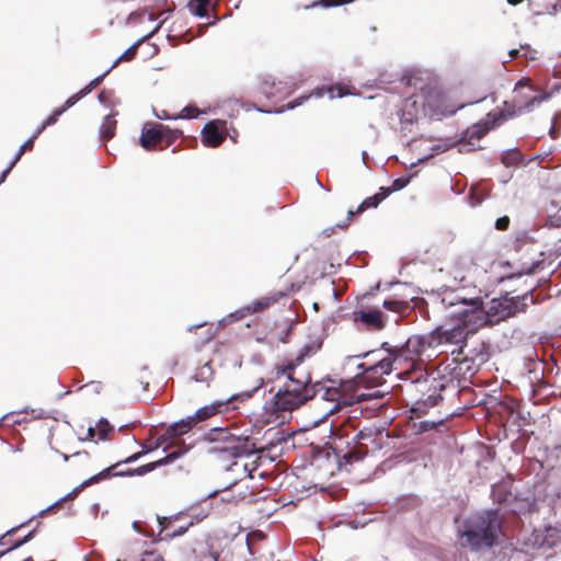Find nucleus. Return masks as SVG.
I'll use <instances>...</instances> for the list:
<instances>
[{"mask_svg": "<svg viewBox=\"0 0 561 561\" xmlns=\"http://www.w3.org/2000/svg\"><path fill=\"white\" fill-rule=\"evenodd\" d=\"M294 293V285H287L282 289L270 293L268 295L261 297L253 301L251 305H248L244 310L248 314L256 313L264 311L272 306L276 305L282 298L288 297Z\"/></svg>", "mask_w": 561, "mask_h": 561, "instance_id": "nucleus-14", "label": "nucleus"}, {"mask_svg": "<svg viewBox=\"0 0 561 561\" xmlns=\"http://www.w3.org/2000/svg\"><path fill=\"white\" fill-rule=\"evenodd\" d=\"M405 345L422 364V355L431 346V342L426 336L415 334L405 341Z\"/></svg>", "mask_w": 561, "mask_h": 561, "instance_id": "nucleus-21", "label": "nucleus"}, {"mask_svg": "<svg viewBox=\"0 0 561 561\" xmlns=\"http://www.w3.org/2000/svg\"><path fill=\"white\" fill-rule=\"evenodd\" d=\"M321 347L322 340L320 336L310 337L294 358H285L280 363L275 364V377L279 378L280 376H286L287 378H291L293 375L297 374L296 368L300 366L306 358L314 356Z\"/></svg>", "mask_w": 561, "mask_h": 561, "instance_id": "nucleus-8", "label": "nucleus"}, {"mask_svg": "<svg viewBox=\"0 0 561 561\" xmlns=\"http://www.w3.org/2000/svg\"><path fill=\"white\" fill-rule=\"evenodd\" d=\"M23 561H33V559L32 558H26Z\"/></svg>", "mask_w": 561, "mask_h": 561, "instance_id": "nucleus-58", "label": "nucleus"}, {"mask_svg": "<svg viewBox=\"0 0 561 561\" xmlns=\"http://www.w3.org/2000/svg\"><path fill=\"white\" fill-rule=\"evenodd\" d=\"M378 434V431L377 430H374V428H363L360 430L356 435H355V438L357 439L358 442V446L352 448L350 451H347L344 456H343V461L345 463H353L355 461H359L362 459H364V457L367 455L368 453V449L365 445H363L360 443V440H365V439H368V438H373L375 436H377Z\"/></svg>", "mask_w": 561, "mask_h": 561, "instance_id": "nucleus-16", "label": "nucleus"}, {"mask_svg": "<svg viewBox=\"0 0 561 561\" xmlns=\"http://www.w3.org/2000/svg\"><path fill=\"white\" fill-rule=\"evenodd\" d=\"M110 96H111V93H110V92H107V91H105V90H103V91H101V92L99 93V100H100V102H102V103L107 102V101H108V99H110Z\"/></svg>", "mask_w": 561, "mask_h": 561, "instance_id": "nucleus-49", "label": "nucleus"}, {"mask_svg": "<svg viewBox=\"0 0 561 561\" xmlns=\"http://www.w3.org/2000/svg\"><path fill=\"white\" fill-rule=\"evenodd\" d=\"M520 49L523 50V56L526 59H530V60L537 59L538 51L536 49H533L530 47V45H528V44L520 45Z\"/></svg>", "mask_w": 561, "mask_h": 561, "instance_id": "nucleus-42", "label": "nucleus"}, {"mask_svg": "<svg viewBox=\"0 0 561 561\" xmlns=\"http://www.w3.org/2000/svg\"><path fill=\"white\" fill-rule=\"evenodd\" d=\"M162 144L164 146L161 148H167L171 146L176 139H179L182 136V131L179 129H171L169 126L165 125V129L162 131Z\"/></svg>", "mask_w": 561, "mask_h": 561, "instance_id": "nucleus-32", "label": "nucleus"}, {"mask_svg": "<svg viewBox=\"0 0 561 561\" xmlns=\"http://www.w3.org/2000/svg\"><path fill=\"white\" fill-rule=\"evenodd\" d=\"M463 359H465V360L469 359V354H465Z\"/></svg>", "mask_w": 561, "mask_h": 561, "instance_id": "nucleus-57", "label": "nucleus"}, {"mask_svg": "<svg viewBox=\"0 0 561 561\" xmlns=\"http://www.w3.org/2000/svg\"><path fill=\"white\" fill-rule=\"evenodd\" d=\"M216 435L211 442H220L222 445L213 446L210 451H218L232 458L251 455L255 451V444L248 437L234 436L227 430H218Z\"/></svg>", "mask_w": 561, "mask_h": 561, "instance_id": "nucleus-7", "label": "nucleus"}, {"mask_svg": "<svg viewBox=\"0 0 561 561\" xmlns=\"http://www.w3.org/2000/svg\"><path fill=\"white\" fill-rule=\"evenodd\" d=\"M549 134L552 138H557V131H556V128L554 127H551L550 130H549Z\"/></svg>", "mask_w": 561, "mask_h": 561, "instance_id": "nucleus-54", "label": "nucleus"}, {"mask_svg": "<svg viewBox=\"0 0 561 561\" xmlns=\"http://www.w3.org/2000/svg\"><path fill=\"white\" fill-rule=\"evenodd\" d=\"M4 553H5V551L0 552V557L3 556Z\"/></svg>", "mask_w": 561, "mask_h": 561, "instance_id": "nucleus-61", "label": "nucleus"}, {"mask_svg": "<svg viewBox=\"0 0 561 561\" xmlns=\"http://www.w3.org/2000/svg\"><path fill=\"white\" fill-rule=\"evenodd\" d=\"M199 114V110L195 106H185L179 117L182 118H195Z\"/></svg>", "mask_w": 561, "mask_h": 561, "instance_id": "nucleus-40", "label": "nucleus"}, {"mask_svg": "<svg viewBox=\"0 0 561 561\" xmlns=\"http://www.w3.org/2000/svg\"><path fill=\"white\" fill-rule=\"evenodd\" d=\"M159 118H165V119H169L170 117L164 115V116H158Z\"/></svg>", "mask_w": 561, "mask_h": 561, "instance_id": "nucleus-56", "label": "nucleus"}, {"mask_svg": "<svg viewBox=\"0 0 561 561\" xmlns=\"http://www.w3.org/2000/svg\"><path fill=\"white\" fill-rule=\"evenodd\" d=\"M33 534H34V530L30 531L23 539L16 541L11 548H9L7 551H10L14 548H18L22 545H24L25 542H27L32 537H33Z\"/></svg>", "mask_w": 561, "mask_h": 561, "instance_id": "nucleus-48", "label": "nucleus"}, {"mask_svg": "<svg viewBox=\"0 0 561 561\" xmlns=\"http://www.w3.org/2000/svg\"><path fill=\"white\" fill-rule=\"evenodd\" d=\"M508 226H510V218H508V216L500 217L495 221V228L497 230L504 231V230H506L508 228Z\"/></svg>", "mask_w": 561, "mask_h": 561, "instance_id": "nucleus-45", "label": "nucleus"}, {"mask_svg": "<svg viewBox=\"0 0 561 561\" xmlns=\"http://www.w3.org/2000/svg\"><path fill=\"white\" fill-rule=\"evenodd\" d=\"M357 368L360 370V373L357 374L358 380H360L363 385L370 387L382 385L383 376L396 370L387 354L373 363H360L357 365Z\"/></svg>", "mask_w": 561, "mask_h": 561, "instance_id": "nucleus-9", "label": "nucleus"}, {"mask_svg": "<svg viewBox=\"0 0 561 561\" xmlns=\"http://www.w3.org/2000/svg\"><path fill=\"white\" fill-rule=\"evenodd\" d=\"M381 351H370L363 355L364 358H366L365 363H373L374 360H377L378 358H382L385 355H381Z\"/></svg>", "mask_w": 561, "mask_h": 561, "instance_id": "nucleus-43", "label": "nucleus"}, {"mask_svg": "<svg viewBox=\"0 0 561 561\" xmlns=\"http://www.w3.org/2000/svg\"><path fill=\"white\" fill-rule=\"evenodd\" d=\"M537 96H531L528 101L522 102L516 96L512 101H504L502 108H495L494 111L486 114L491 122V127H500L505 122L517 117L525 111H530Z\"/></svg>", "mask_w": 561, "mask_h": 561, "instance_id": "nucleus-11", "label": "nucleus"}, {"mask_svg": "<svg viewBox=\"0 0 561 561\" xmlns=\"http://www.w3.org/2000/svg\"><path fill=\"white\" fill-rule=\"evenodd\" d=\"M288 380L285 388L274 396L273 407L276 411H293L313 397L311 377L308 373L295 374Z\"/></svg>", "mask_w": 561, "mask_h": 561, "instance_id": "nucleus-4", "label": "nucleus"}, {"mask_svg": "<svg viewBox=\"0 0 561 561\" xmlns=\"http://www.w3.org/2000/svg\"><path fill=\"white\" fill-rule=\"evenodd\" d=\"M543 264L542 261H538V262H533L531 264L527 265V266H523V268L519 271V275H523V274H535L537 272L538 268L541 267V265Z\"/></svg>", "mask_w": 561, "mask_h": 561, "instance_id": "nucleus-41", "label": "nucleus"}, {"mask_svg": "<svg viewBox=\"0 0 561 561\" xmlns=\"http://www.w3.org/2000/svg\"><path fill=\"white\" fill-rule=\"evenodd\" d=\"M492 129H494V127H491V122L488 116H485L483 121L466 129L460 139V146H470L472 149H480L481 147L478 145L479 141Z\"/></svg>", "mask_w": 561, "mask_h": 561, "instance_id": "nucleus-15", "label": "nucleus"}, {"mask_svg": "<svg viewBox=\"0 0 561 561\" xmlns=\"http://www.w3.org/2000/svg\"><path fill=\"white\" fill-rule=\"evenodd\" d=\"M383 307L387 310L403 314L410 309V301L408 299L390 298L383 300Z\"/></svg>", "mask_w": 561, "mask_h": 561, "instance_id": "nucleus-28", "label": "nucleus"}, {"mask_svg": "<svg viewBox=\"0 0 561 561\" xmlns=\"http://www.w3.org/2000/svg\"><path fill=\"white\" fill-rule=\"evenodd\" d=\"M230 400L231 399L213 402L211 404L198 409L194 415L170 425L165 432L157 438L156 447L165 446L167 449L173 445L172 440L174 438L190 432L198 422L206 421L218 413L228 411Z\"/></svg>", "mask_w": 561, "mask_h": 561, "instance_id": "nucleus-5", "label": "nucleus"}, {"mask_svg": "<svg viewBox=\"0 0 561 561\" xmlns=\"http://www.w3.org/2000/svg\"><path fill=\"white\" fill-rule=\"evenodd\" d=\"M156 448H157L156 445L153 447L144 446L142 450L135 453V454L126 457L125 459L117 461L115 465H112L108 468L102 470L98 474L92 476L90 479L85 480L81 484V486L90 485L94 482H99L100 480L108 478V477L144 476L148 472L153 471L154 469H157L161 466H165V465L173 462L174 460L180 458L182 455H184L188 449L187 447H178L175 450L169 453L165 457H163L157 461L149 462L147 465L140 466L135 469H127L124 471H115L116 467H118L119 465L134 462V461L138 460L141 456L148 454L149 451H151Z\"/></svg>", "mask_w": 561, "mask_h": 561, "instance_id": "nucleus-3", "label": "nucleus"}, {"mask_svg": "<svg viewBox=\"0 0 561 561\" xmlns=\"http://www.w3.org/2000/svg\"><path fill=\"white\" fill-rule=\"evenodd\" d=\"M536 302L533 290L525 293L522 296L508 297L507 295L492 299L486 312L483 311L485 321L488 317H497V320H503L513 317L519 312H525L529 305Z\"/></svg>", "mask_w": 561, "mask_h": 561, "instance_id": "nucleus-6", "label": "nucleus"}, {"mask_svg": "<svg viewBox=\"0 0 561 561\" xmlns=\"http://www.w3.org/2000/svg\"><path fill=\"white\" fill-rule=\"evenodd\" d=\"M476 270V264L472 256L462 255L459 256L454 266V277L465 280Z\"/></svg>", "mask_w": 561, "mask_h": 561, "instance_id": "nucleus-22", "label": "nucleus"}, {"mask_svg": "<svg viewBox=\"0 0 561 561\" xmlns=\"http://www.w3.org/2000/svg\"><path fill=\"white\" fill-rule=\"evenodd\" d=\"M520 51H523L520 48L519 49H512V50H510L511 59H516V58L523 56V53H520Z\"/></svg>", "mask_w": 561, "mask_h": 561, "instance_id": "nucleus-51", "label": "nucleus"}, {"mask_svg": "<svg viewBox=\"0 0 561 561\" xmlns=\"http://www.w3.org/2000/svg\"><path fill=\"white\" fill-rule=\"evenodd\" d=\"M217 559H218V556L215 554L214 556V561H217Z\"/></svg>", "mask_w": 561, "mask_h": 561, "instance_id": "nucleus-60", "label": "nucleus"}, {"mask_svg": "<svg viewBox=\"0 0 561 561\" xmlns=\"http://www.w3.org/2000/svg\"><path fill=\"white\" fill-rule=\"evenodd\" d=\"M209 0H191V8L195 15L205 18L208 14Z\"/></svg>", "mask_w": 561, "mask_h": 561, "instance_id": "nucleus-33", "label": "nucleus"}, {"mask_svg": "<svg viewBox=\"0 0 561 561\" xmlns=\"http://www.w3.org/2000/svg\"><path fill=\"white\" fill-rule=\"evenodd\" d=\"M501 526L502 519L497 511H485L468 522L467 529L461 534L465 539L463 545L472 550L490 548L495 543Z\"/></svg>", "mask_w": 561, "mask_h": 561, "instance_id": "nucleus-2", "label": "nucleus"}, {"mask_svg": "<svg viewBox=\"0 0 561 561\" xmlns=\"http://www.w3.org/2000/svg\"><path fill=\"white\" fill-rule=\"evenodd\" d=\"M519 160H520V152L518 150H513V151L506 152L502 157V162L506 167L514 165V164L518 163Z\"/></svg>", "mask_w": 561, "mask_h": 561, "instance_id": "nucleus-36", "label": "nucleus"}, {"mask_svg": "<svg viewBox=\"0 0 561 561\" xmlns=\"http://www.w3.org/2000/svg\"><path fill=\"white\" fill-rule=\"evenodd\" d=\"M443 302H447L449 306L460 305L463 308L454 313V316L459 317L458 323L453 327L442 325L435 329L432 339L437 344L459 345L458 350L451 351V354L460 356L465 354L468 336L486 324L483 314V300L479 296L467 299L459 294H455L450 298L444 297Z\"/></svg>", "mask_w": 561, "mask_h": 561, "instance_id": "nucleus-1", "label": "nucleus"}, {"mask_svg": "<svg viewBox=\"0 0 561 561\" xmlns=\"http://www.w3.org/2000/svg\"><path fill=\"white\" fill-rule=\"evenodd\" d=\"M331 98H343L351 94L350 87L344 84H335L329 89Z\"/></svg>", "mask_w": 561, "mask_h": 561, "instance_id": "nucleus-35", "label": "nucleus"}, {"mask_svg": "<svg viewBox=\"0 0 561 561\" xmlns=\"http://www.w3.org/2000/svg\"><path fill=\"white\" fill-rule=\"evenodd\" d=\"M470 359H471L472 362L478 360V362H479V364H482V363H484V362L488 359V353H486V352H484V351H480V352H478L477 354L471 355V356H470Z\"/></svg>", "mask_w": 561, "mask_h": 561, "instance_id": "nucleus-47", "label": "nucleus"}, {"mask_svg": "<svg viewBox=\"0 0 561 561\" xmlns=\"http://www.w3.org/2000/svg\"><path fill=\"white\" fill-rule=\"evenodd\" d=\"M353 1L354 0H320L319 2L314 3L313 5L320 4L324 8H331V7H339V5L347 4Z\"/></svg>", "mask_w": 561, "mask_h": 561, "instance_id": "nucleus-38", "label": "nucleus"}, {"mask_svg": "<svg viewBox=\"0 0 561 561\" xmlns=\"http://www.w3.org/2000/svg\"><path fill=\"white\" fill-rule=\"evenodd\" d=\"M355 321H360L368 329L375 331H381L386 327V322L382 319V312L378 309L374 310H360L354 312Z\"/></svg>", "mask_w": 561, "mask_h": 561, "instance_id": "nucleus-18", "label": "nucleus"}, {"mask_svg": "<svg viewBox=\"0 0 561 561\" xmlns=\"http://www.w3.org/2000/svg\"><path fill=\"white\" fill-rule=\"evenodd\" d=\"M116 126H117V122L114 118V115L105 116L100 126L101 138L104 141H107L111 138H113L115 135V131H116Z\"/></svg>", "mask_w": 561, "mask_h": 561, "instance_id": "nucleus-27", "label": "nucleus"}, {"mask_svg": "<svg viewBox=\"0 0 561 561\" xmlns=\"http://www.w3.org/2000/svg\"><path fill=\"white\" fill-rule=\"evenodd\" d=\"M357 368L360 370V373L357 374L358 380H360L363 385L370 387L382 385L383 376L396 370L387 354L373 363H360L357 365Z\"/></svg>", "mask_w": 561, "mask_h": 561, "instance_id": "nucleus-10", "label": "nucleus"}, {"mask_svg": "<svg viewBox=\"0 0 561 561\" xmlns=\"http://www.w3.org/2000/svg\"><path fill=\"white\" fill-rule=\"evenodd\" d=\"M226 138L225 133L220 130L216 122H209L203 129L202 141L205 146L219 147Z\"/></svg>", "mask_w": 561, "mask_h": 561, "instance_id": "nucleus-19", "label": "nucleus"}, {"mask_svg": "<svg viewBox=\"0 0 561 561\" xmlns=\"http://www.w3.org/2000/svg\"><path fill=\"white\" fill-rule=\"evenodd\" d=\"M164 129L165 125L160 123L146 124L142 127L140 135L141 147L150 151L153 150L158 145H162V131Z\"/></svg>", "mask_w": 561, "mask_h": 561, "instance_id": "nucleus-17", "label": "nucleus"}, {"mask_svg": "<svg viewBox=\"0 0 561 561\" xmlns=\"http://www.w3.org/2000/svg\"><path fill=\"white\" fill-rule=\"evenodd\" d=\"M111 70L112 69L110 68L101 76L94 78L92 81H90V83L88 85H85L83 89H81L78 93L73 94L71 98L73 100H76V103L78 101H80L82 98H84L87 94L92 92L96 87H99Z\"/></svg>", "mask_w": 561, "mask_h": 561, "instance_id": "nucleus-30", "label": "nucleus"}, {"mask_svg": "<svg viewBox=\"0 0 561 561\" xmlns=\"http://www.w3.org/2000/svg\"><path fill=\"white\" fill-rule=\"evenodd\" d=\"M159 523L162 526V530H167L165 539H173L175 537L184 535L187 531L188 527L193 525V523L191 522L185 526H179L169 531V528L171 527V520H168L165 517H163L159 518Z\"/></svg>", "mask_w": 561, "mask_h": 561, "instance_id": "nucleus-29", "label": "nucleus"}, {"mask_svg": "<svg viewBox=\"0 0 561 561\" xmlns=\"http://www.w3.org/2000/svg\"><path fill=\"white\" fill-rule=\"evenodd\" d=\"M76 104V100L71 96L64 103L62 106L56 108L37 128V134H42L47 127L55 125L58 122L60 115H62L68 108Z\"/></svg>", "mask_w": 561, "mask_h": 561, "instance_id": "nucleus-24", "label": "nucleus"}, {"mask_svg": "<svg viewBox=\"0 0 561 561\" xmlns=\"http://www.w3.org/2000/svg\"><path fill=\"white\" fill-rule=\"evenodd\" d=\"M77 494V490H73L71 493L67 494L64 499L55 502L54 504H51L50 506H48L47 508L45 510H42L39 512V516L41 517H44L46 516L47 514H53V513H56L64 504V502L67 500V499H71L73 495Z\"/></svg>", "mask_w": 561, "mask_h": 561, "instance_id": "nucleus-34", "label": "nucleus"}, {"mask_svg": "<svg viewBox=\"0 0 561 561\" xmlns=\"http://www.w3.org/2000/svg\"><path fill=\"white\" fill-rule=\"evenodd\" d=\"M425 105H427V106H432L428 100L426 101V104H425Z\"/></svg>", "mask_w": 561, "mask_h": 561, "instance_id": "nucleus-59", "label": "nucleus"}, {"mask_svg": "<svg viewBox=\"0 0 561 561\" xmlns=\"http://www.w3.org/2000/svg\"><path fill=\"white\" fill-rule=\"evenodd\" d=\"M529 85V79H520L516 85H515V91H517L518 89L523 88V87H528Z\"/></svg>", "mask_w": 561, "mask_h": 561, "instance_id": "nucleus-50", "label": "nucleus"}, {"mask_svg": "<svg viewBox=\"0 0 561 561\" xmlns=\"http://www.w3.org/2000/svg\"><path fill=\"white\" fill-rule=\"evenodd\" d=\"M215 331L213 330V328H207L206 329V341H210L211 339H214L215 336Z\"/></svg>", "mask_w": 561, "mask_h": 561, "instance_id": "nucleus-52", "label": "nucleus"}, {"mask_svg": "<svg viewBox=\"0 0 561 561\" xmlns=\"http://www.w3.org/2000/svg\"><path fill=\"white\" fill-rule=\"evenodd\" d=\"M559 211H561V208L559 209Z\"/></svg>", "mask_w": 561, "mask_h": 561, "instance_id": "nucleus-62", "label": "nucleus"}, {"mask_svg": "<svg viewBox=\"0 0 561 561\" xmlns=\"http://www.w3.org/2000/svg\"><path fill=\"white\" fill-rule=\"evenodd\" d=\"M205 327H206V324H197V325L190 327L188 330L192 331L193 329H202V328H205Z\"/></svg>", "mask_w": 561, "mask_h": 561, "instance_id": "nucleus-55", "label": "nucleus"}, {"mask_svg": "<svg viewBox=\"0 0 561 561\" xmlns=\"http://www.w3.org/2000/svg\"><path fill=\"white\" fill-rule=\"evenodd\" d=\"M524 0H507V3L511 5L520 4Z\"/></svg>", "mask_w": 561, "mask_h": 561, "instance_id": "nucleus-53", "label": "nucleus"}, {"mask_svg": "<svg viewBox=\"0 0 561 561\" xmlns=\"http://www.w3.org/2000/svg\"><path fill=\"white\" fill-rule=\"evenodd\" d=\"M64 460L65 461H71V467L73 468V470H83L85 468L89 467V465L91 463V456L88 451L85 450H82V451H77L72 455H64Z\"/></svg>", "mask_w": 561, "mask_h": 561, "instance_id": "nucleus-25", "label": "nucleus"}, {"mask_svg": "<svg viewBox=\"0 0 561 561\" xmlns=\"http://www.w3.org/2000/svg\"><path fill=\"white\" fill-rule=\"evenodd\" d=\"M140 561H165V559L157 551H145Z\"/></svg>", "mask_w": 561, "mask_h": 561, "instance_id": "nucleus-39", "label": "nucleus"}, {"mask_svg": "<svg viewBox=\"0 0 561 561\" xmlns=\"http://www.w3.org/2000/svg\"><path fill=\"white\" fill-rule=\"evenodd\" d=\"M41 134H37V130L33 134L32 137H30L24 144H22L19 148V151L16 152L14 159L11 161L9 167L1 173L0 175V185L5 181L7 176L11 172V170L14 168V165L18 163V161L21 159V157L26 151H32L34 148V141Z\"/></svg>", "mask_w": 561, "mask_h": 561, "instance_id": "nucleus-23", "label": "nucleus"}, {"mask_svg": "<svg viewBox=\"0 0 561 561\" xmlns=\"http://www.w3.org/2000/svg\"><path fill=\"white\" fill-rule=\"evenodd\" d=\"M112 431L113 426L106 420H101L95 427H90L88 432L92 438L98 436L99 439H106Z\"/></svg>", "mask_w": 561, "mask_h": 561, "instance_id": "nucleus-31", "label": "nucleus"}, {"mask_svg": "<svg viewBox=\"0 0 561 561\" xmlns=\"http://www.w3.org/2000/svg\"><path fill=\"white\" fill-rule=\"evenodd\" d=\"M160 25L156 26V28L150 32L148 35L144 36L141 39H139L138 42H136L134 45H131L129 48H127L117 59L116 61L111 66V69H113L114 67H116L118 65L119 61H129L131 60L137 51H138V47L139 45L142 43L144 39L152 36L156 32H158Z\"/></svg>", "mask_w": 561, "mask_h": 561, "instance_id": "nucleus-26", "label": "nucleus"}, {"mask_svg": "<svg viewBox=\"0 0 561 561\" xmlns=\"http://www.w3.org/2000/svg\"><path fill=\"white\" fill-rule=\"evenodd\" d=\"M363 386V398H360V402L363 401H367V400H370V399H375V398H381V394L379 391H373V392H366L365 389L368 388L369 386H366V385H362Z\"/></svg>", "mask_w": 561, "mask_h": 561, "instance_id": "nucleus-46", "label": "nucleus"}, {"mask_svg": "<svg viewBox=\"0 0 561 561\" xmlns=\"http://www.w3.org/2000/svg\"><path fill=\"white\" fill-rule=\"evenodd\" d=\"M381 350L387 353L394 369L401 373L417 369L421 365L413 353L407 348L405 343L400 346H391L388 342L381 344Z\"/></svg>", "mask_w": 561, "mask_h": 561, "instance_id": "nucleus-12", "label": "nucleus"}, {"mask_svg": "<svg viewBox=\"0 0 561 561\" xmlns=\"http://www.w3.org/2000/svg\"><path fill=\"white\" fill-rule=\"evenodd\" d=\"M409 182H410V178H398V179L393 180L391 186L387 187V188L391 190V193L397 192V191L404 188L409 184Z\"/></svg>", "mask_w": 561, "mask_h": 561, "instance_id": "nucleus-37", "label": "nucleus"}, {"mask_svg": "<svg viewBox=\"0 0 561 561\" xmlns=\"http://www.w3.org/2000/svg\"><path fill=\"white\" fill-rule=\"evenodd\" d=\"M84 388L89 389V391L94 393H100L103 389V383L101 381H90L87 385L83 386Z\"/></svg>", "mask_w": 561, "mask_h": 561, "instance_id": "nucleus-44", "label": "nucleus"}, {"mask_svg": "<svg viewBox=\"0 0 561 561\" xmlns=\"http://www.w3.org/2000/svg\"><path fill=\"white\" fill-rule=\"evenodd\" d=\"M391 194V190L380 187L379 192L373 196L365 198L356 208L355 211L350 210L348 216L352 217L355 214H362L368 208H376L383 199H386Z\"/></svg>", "mask_w": 561, "mask_h": 561, "instance_id": "nucleus-20", "label": "nucleus"}, {"mask_svg": "<svg viewBox=\"0 0 561 561\" xmlns=\"http://www.w3.org/2000/svg\"><path fill=\"white\" fill-rule=\"evenodd\" d=\"M363 382L358 380L357 375L353 379L342 380L337 389H334L335 397L332 400L337 405H353L360 402L363 398Z\"/></svg>", "mask_w": 561, "mask_h": 561, "instance_id": "nucleus-13", "label": "nucleus"}]
</instances>
